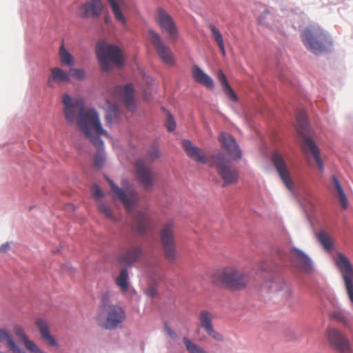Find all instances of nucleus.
<instances>
[{
	"label": "nucleus",
	"mask_w": 353,
	"mask_h": 353,
	"mask_svg": "<svg viewBox=\"0 0 353 353\" xmlns=\"http://www.w3.org/2000/svg\"><path fill=\"white\" fill-rule=\"evenodd\" d=\"M61 102L67 122L72 124L76 121L80 130L97 148L94 166L101 169L105 163V157L101 151L103 143L100 137H108V133L102 127L98 113L93 109H85L82 99L67 93L63 94Z\"/></svg>",
	"instance_id": "f257e3e1"
},
{
	"label": "nucleus",
	"mask_w": 353,
	"mask_h": 353,
	"mask_svg": "<svg viewBox=\"0 0 353 353\" xmlns=\"http://www.w3.org/2000/svg\"><path fill=\"white\" fill-rule=\"evenodd\" d=\"M108 296L107 293L102 296V305L97 320L101 327L106 330H113L123 321L125 314L121 307L109 304Z\"/></svg>",
	"instance_id": "f03ea898"
},
{
	"label": "nucleus",
	"mask_w": 353,
	"mask_h": 353,
	"mask_svg": "<svg viewBox=\"0 0 353 353\" xmlns=\"http://www.w3.org/2000/svg\"><path fill=\"white\" fill-rule=\"evenodd\" d=\"M302 39L306 48L315 54L327 52L332 46L328 35L316 26L306 28L302 34Z\"/></svg>",
	"instance_id": "7ed1b4c3"
},
{
	"label": "nucleus",
	"mask_w": 353,
	"mask_h": 353,
	"mask_svg": "<svg viewBox=\"0 0 353 353\" xmlns=\"http://www.w3.org/2000/svg\"><path fill=\"white\" fill-rule=\"evenodd\" d=\"M214 281L231 290L244 289L249 282L248 275L234 267H228L217 271L214 276Z\"/></svg>",
	"instance_id": "20e7f679"
},
{
	"label": "nucleus",
	"mask_w": 353,
	"mask_h": 353,
	"mask_svg": "<svg viewBox=\"0 0 353 353\" xmlns=\"http://www.w3.org/2000/svg\"><path fill=\"white\" fill-rule=\"evenodd\" d=\"M296 130L300 135L302 142V148L305 153H310L317 165L320 172H323L324 166L320 156V151L315 142L306 134L307 121L304 111L301 110L296 113Z\"/></svg>",
	"instance_id": "39448f33"
},
{
	"label": "nucleus",
	"mask_w": 353,
	"mask_h": 353,
	"mask_svg": "<svg viewBox=\"0 0 353 353\" xmlns=\"http://www.w3.org/2000/svg\"><path fill=\"white\" fill-rule=\"evenodd\" d=\"M96 54L99 64L104 71L110 70L111 63L119 68L123 65L121 50L115 45L108 44L103 41H99L96 46Z\"/></svg>",
	"instance_id": "423d86ee"
},
{
	"label": "nucleus",
	"mask_w": 353,
	"mask_h": 353,
	"mask_svg": "<svg viewBox=\"0 0 353 353\" xmlns=\"http://www.w3.org/2000/svg\"><path fill=\"white\" fill-rule=\"evenodd\" d=\"M214 163L212 167H215L217 173L223 181V185L228 186L234 184L239 179L238 171L231 166L230 161L225 155L221 152H216L212 157Z\"/></svg>",
	"instance_id": "0eeeda50"
},
{
	"label": "nucleus",
	"mask_w": 353,
	"mask_h": 353,
	"mask_svg": "<svg viewBox=\"0 0 353 353\" xmlns=\"http://www.w3.org/2000/svg\"><path fill=\"white\" fill-rule=\"evenodd\" d=\"M333 260L344 281L347 296L353 304V265L342 252H337Z\"/></svg>",
	"instance_id": "6e6552de"
},
{
	"label": "nucleus",
	"mask_w": 353,
	"mask_h": 353,
	"mask_svg": "<svg viewBox=\"0 0 353 353\" xmlns=\"http://www.w3.org/2000/svg\"><path fill=\"white\" fill-rule=\"evenodd\" d=\"M174 229V221L169 220L164 223L160 231V241L165 257L170 262H173L176 256Z\"/></svg>",
	"instance_id": "1a4fd4ad"
},
{
	"label": "nucleus",
	"mask_w": 353,
	"mask_h": 353,
	"mask_svg": "<svg viewBox=\"0 0 353 353\" xmlns=\"http://www.w3.org/2000/svg\"><path fill=\"white\" fill-rule=\"evenodd\" d=\"M107 181L114 195L123 203L125 209L131 212L139 201V194L133 186L132 185L125 186L123 181L122 183L123 188H120L111 179L107 178Z\"/></svg>",
	"instance_id": "9d476101"
},
{
	"label": "nucleus",
	"mask_w": 353,
	"mask_h": 353,
	"mask_svg": "<svg viewBox=\"0 0 353 353\" xmlns=\"http://www.w3.org/2000/svg\"><path fill=\"white\" fill-rule=\"evenodd\" d=\"M148 39L161 61L168 65H173L174 58L172 52L170 48L164 43L160 34L150 29L148 30Z\"/></svg>",
	"instance_id": "9b49d317"
},
{
	"label": "nucleus",
	"mask_w": 353,
	"mask_h": 353,
	"mask_svg": "<svg viewBox=\"0 0 353 353\" xmlns=\"http://www.w3.org/2000/svg\"><path fill=\"white\" fill-rule=\"evenodd\" d=\"M156 21L160 28L165 32L170 41L175 42L179 38L178 28L173 18L163 8L156 11Z\"/></svg>",
	"instance_id": "f8f14e48"
},
{
	"label": "nucleus",
	"mask_w": 353,
	"mask_h": 353,
	"mask_svg": "<svg viewBox=\"0 0 353 353\" xmlns=\"http://www.w3.org/2000/svg\"><path fill=\"white\" fill-rule=\"evenodd\" d=\"M182 146L186 154L190 159L197 163L205 164L210 167H212V163H214L212 157L216 152L207 157L205 151L203 149L195 146L190 141L187 139L183 140Z\"/></svg>",
	"instance_id": "ddd939ff"
},
{
	"label": "nucleus",
	"mask_w": 353,
	"mask_h": 353,
	"mask_svg": "<svg viewBox=\"0 0 353 353\" xmlns=\"http://www.w3.org/2000/svg\"><path fill=\"white\" fill-rule=\"evenodd\" d=\"M327 339L330 346L341 353H350L352 347L349 340L338 330L332 327L326 332Z\"/></svg>",
	"instance_id": "4468645a"
},
{
	"label": "nucleus",
	"mask_w": 353,
	"mask_h": 353,
	"mask_svg": "<svg viewBox=\"0 0 353 353\" xmlns=\"http://www.w3.org/2000/svg\"><path fill=\"white\" fill-rule=\"evenodd\" d=\"M135 175L138 182L145 190H150L154 183V176L152 170L144 162L139 159L136 161Z\"/></svg>",
	"instance_id": "2eb2a0df"
},
{
	"label": "nucleus",
	"mask_w": 353,
	"mask_h": 353,
	"mask_svg": "<svg viewBox=\"0 0 353 353\" xmlns=\"http://www.w3.org/2000/svg\"><path fill=\"white\" fill-rule=\"evenodd\" d=\"M134 88L131 83H128L123 86H117L114 89L113 97L125 105L130 111H133L135 108V101L134 97Z\"/></svg>",
	"instance_id": "dca6fc26"
},
{
	"label": "nucleus",
	"mask_w": 353,
	"mask_h": 353,
	"mask_svg": "<svg viewBox=\"0 0 353 353\" xmlns=\"http://www.w3.org/2000/svg\"><path fill=\"white\" fill-rule=\"evenodd\" d=\"M271 161L286 188L292 190V181L283 156L278 151H274L271 156Z\"/></svg>",
	"instance_id": "f3484780"
},
{
	"label": "nucleus",
	"mask_w": 353,
	"mask_h": 353,
	"mask_svg": "<svg viewBox=\"0 0 353 353\" xmlns=\"http://www.w3.org/2000/svg\"><path fill=\"white\" fill-rule=\"evenodd\" d=\"M213 315L207 310H201L199 314V325L205 332L211 338L221 341L223 340V336L217 332L214 329L212 323Z\"/></svg>",
	"instance_id": "a211bd4d"
},
{
	"label": "nucleus",
	"mask_w": 353,
	"mask_h": 353,
	"mask_svg": "<svg viewBox=\"0 0 353 353\" xmlns=\"http://www.w3.org/2000/svg\"><path fill=\"white\" fill-rule=\"evenodd\" d=\"M289 258L293 265L301 270L308 272L312 270V263L310 259L301 250L295 248H292Z\"/></svg>",
	"instance_id": "6ab92c4d"
},
{
	"label": "nucleus",
	"mask_w": 353,
	"mask_h": 353,
	"mask_svg": "<svg viewBox=\"0 0 353 353\" xmlns=\"http://www.w3.org/2000/svg\"><path fill=\"white\" fill-rule=\"evenodd\" d=\"M13 332L17 338L23 344L26 349L30 353H46L36 343L30 340L26 334L25 330L20 325H15Z\"/></svg>",
	"instance_id": "aec40b11"
},
{
	"label": "nucleus",
	"mask_w": 353,
	"mask_h": 353,
	"mask_svg": "<svg viewBox=\"0 0 353 353\" xmlns=\"http://www.w3.org/2000/svg\"><path fill=\"white\" fill-rule=\"evenodd\" d=\"M152 219L146 211H140L135 216L133 230L139 234H146L152 226Z\"/></svg>",
	"instance_id": "412c9836"
},
{
	"label": "nucleus",
	"mask_w": 353,
	"mask_h": 353,
	"mask_svg": "<svg viewBox=\"0 0 353 353\" xmlns=\"http://www.w3.org/2000/svg\"><path fill=\"white\" fill-rule=\"evenodd\" d=\"M142 252L143 250L139 246L130 247L118 256V262L122 265H131L139 260Z\"/></svg>",
	"instance_id": "4be33fe9"
},
{
	"label": "nucleus",
	"mask_w": 353,
	"mask_h": 353,
	"mask_svg": "<svg viewBox=\"0 0 353 353\" xmlns=\"http://www.w3.org/2000/svg\"><path fill=\"white\" fill-rule=\"evenodd\" d=\"M69 82H70L69 72L65 71L59 67L50 69L47 81V84L50 88H54L56 85Z\"/></svg>",
	"instance_id": "5701e85b"
},
{
	"label": "nucleus",
	"mask_w": 353,
	"mask_h": 353,
	"mask_svg": "<svg viewBox=\"0 0 353 353\" xmlns=\"http://www.w3.org/2000/svg\"><path fill=\"white\" fill-rule=\"evenodd\" d=\"M103 4L101 0H91L81 6L79 8V15L81 17H98L101 14Z\"/></svg>",
	"instance_id": "b1692460"
},
{
	"label": "nucleus",
	"mask_w": 353,
	"mask_h": 353,
	"mask_svg": "<svg viewBox=\"0 0 353 353\" xmlns=\"http://www.w3.org/2000/svg\"><path fill=\"white\" fill-rule=\"evenodd\" d=\"M219 141L222 146L228 150L234 160H239L241 158V150L239 148L234 138L229 134L221 133L219 136Z\"/></svg>",
	"instance_id": "393cba45"
},
{
	"label": "nucleus",
	"mask_w": 353,
	"mask_h": 353,
	"mask_svg": "<svg viewBox=\"0 0 353 353\" xmlns=\"http://www.w3.org/2000/svg\"><path fill=\"white\" fill-rule=\"evenodd\" d=\"M0 342L5 344L12 353H26V350L15 342L10 332L6 328L0 329Z\"/></svg>",
	"instance_id": "a878e982"
},
{
	"label": "nucleus",
	"mask_w": 353,
	"mask_h": 353,
	"mask_svg": "<svg viewBox=\"0 0 353 353\" xmlns=\"http://www.w3.org/2000/svg\"><path fill=\"white\" fill-rule=\"evenodd\" d=\"M192 74L194 80L205 86L208 89H213L214 87V82L213 79L207 74H205L201 68L198 65H194L192 68Z\"/></svg>",
	"instance_id": "bb28decb"
},
{
	"label": "nucleus",
	"mask_w": 353,
	"mask_h": 353,
	"mask_svg": "<svg viewBox=\"0 0 353 353\" xmlns=\"http://www.w3.org/2000/svg\"><path fill=\"white\" fill-rule=\"evenodd\" d=\"M36 325L39 330L41 339L49 346L57 347L58 344L54 338L50 334L48 324L46 321L39 319L36 321Z\"/></svg>",
	"instance_id": "cd10ccee"
},
{
	"label": "nucleus",
	"mask_w": 353,
	"mask_h": 353,
	"mask_svg": "<svg viewBox=\"0 0 353 353\" xmlns=\"http://www.w3.org/2000/svg\"><path fill=\"white\" fill-rule=\"evenodd\" d=\"M332 186L331 191L339 199L340 203L343 209L348 206L347 198L344 192L342 185L337 177L333 175L331 178Z\"/></svg>",
	"instance_id": "c85d7f7f"
},
{
	"label": "nucleus",
	"mask_w": 353,
	"mask_h": 353,
	"mask_svg": "<svg viewBox=\"0 0 353 353\" xmlns=\"http://www.w3.org/2000/svg\"><path fill=\"white\" fill-rule=\"evenodd\" d=\"M217 79L221 84V88L227 96V97L233 102H236L238 101L237 95L235 92L232 89V88L229 84L227 78L222 70H219L217 73Z\"/></svg>",
	"instance_id": "c756f323"
},
{
	"label": "nucleus",
	"mask_w": 353,
	"mask_h": 353,
	"mask_svg": "<svg viewBox=\"0 0 353 353\" xmlns=\"http://www.w3.org/2000/svg\"><path fill=\"white\" fill-rule=\"evenodd\" d=\"M316 239L321 243V245L323 246L325 250L330 252L331 250H333L334 245L331 239V237L325 231H319L316 234Z\"/></svg>",
	"instance_id": "7c9ffc66"
},
{
	"label": "nucleus",
	"mask_w": 353,
	"mask_h": 353,
	"mask_svg": "<svg viewBox=\"0 0 353 353\" xmlns=\"http://www.w3.org/2000/svg\"><path fill=\"white\" fill-rule=\"evenodd\" d=\"M59 57L61 65L68 67L73 66L74 63V58L68 50L65 48L63 43L59 48Z\"/></svg>",
	"instance_id": "2f4dec72"
},
{
	"label": "nucleus",
	"mask_w": 353,
	"mask_h": 353,
	"mask_svg": "<svg viewBox=\"0 0 353 353\" xmlns=\"http://www.w3.org/2000/svg\"><path fill=\"white\" fill-rule=\"evenodd\" d=\"M107 103L108 104V110L105 115V121L110 125L118 119L119 110L117 105L111 103L108 100H107Z\"/></svg>",
	"instance_id": "473e14b6"
},
{
	"label": "nucleus",
	"mask_w": 353,
	"mask_h": 353,
	"mask_svg": "<svg viewBox=\"0 0 353 353\" xmlns=\"http://www.w3.org/2000/svg\"><path fill=\"white\" fill-rule=\"evenodd\" d=\"M116 283L122 292H125L128 290V272L126 268H123L120 271L116 279Z\"/></svg>",
	"instance_id": "72a5a7b5"
},
{
	"label": "nucleus",
	"mask_w": 353,
	"mask_h": 353,
	"mask_svg": "<svg viewBox=\"0 0 353 353\" xmlns=\"http://www.w3.org/2000/svg\"><path fill=\"white\" fill-rule=\"evenodd\" d=\"M108 1L111 6L115 19L117 21L121 22L123 24H125L126 21L125 18L123 16L118 4L121 0H108Z\"/></svg>",
	"instance_id": "f704fd0d"
},
{
	"label": "nucleus",
	"mask_w": 353,
	"mask_h": 353,
	"mask_svg": "<svg viewBox=\"0 0 353 353\" xmlns=\"http://www.w3.org/2000/svg\"><path fill=\"white\" fill-rule=\"evenodd\" d=\"M183 341L185 345L187 350L190 353H207L203 348L192 342L188 338L183 337Z\"/></svg>",
	"instance_id": "c9c22d12"
},
{
	"label": "nucleus",
	"mask_w": 353,
	"mask_h": 353,
	"mask_svg": "<svg viewBox=\"0 0 353 353\" xmlns=\"http://www.w3.org/2000/svg\"><path fill=\"white\" fill-rule=\"evenodd\" d=\"M211 35L217 45L223 43V39L219 30L212 23L208 25Z\"/></svg>",
	"instance_id": "e433bc0d"
},
{
	"label": "nucleus",
	"mask_w": 353,
	"mask_h": 353,
	"mask_svg": "<svg viewBox=\"0 0 353 353\" xmlns=\"http://www.w3.org/2000/svg\"><path fill=\"white\" fill-rule=\"evenodd\" d=\"M330 316L332 319L341 322L345 325H347L348 324V320L345 316V314L341 310H335L331 313Z\"/></svg>",
	"instance_id": "4c0bfd02"
},
{
	"label": "nucleus",
	"mask_w": 353,
	"mask_h": 353,
	"mask_svg": "<svg viewBox=\"0 0 353 353\" xmlns=\"http://www.w3.org/2000/svg\"><path fill=\"white\" fill-rule=\"evenodd\" d=\"M69 73L70 77L72 76L74 79L79 81H83L85 79L86 77L85 70L80 68H70Z\"/></svg>",
	"instance_id": "58836bf2"
},
{
	"label": "nucleus",
	"mask_w": 353,
	"mask_h": 353,
	"mask_svg": "<svg viewBox=\"0 0 353 353\" xmlns=\"http://www.w3.org/2000/svg\"><path fill=\"white\" fill-rule=\"evenodd\" d=\"M100 211L108 219L114 220V216L110 207L103 203L99 204Z\"/></svg>",
	"instance_id": "ea45409f"
},
{
	"label": "nucleus",
	"mask_w": 353,
	"mask_h": 353,
	"mask_svg": "<svg viewBox=\"0 0 353 353\" xmlns=\"http://www.w3.org/2000/svg\"><path fill=\"white\" fill-rule=\"evenodd\" d=\"M165 126L170 132L173 131L176 128V123L170 114H168Z\"/></svg>",
	"instance_id": "a19ab883"
},
{
	"label": "nucleus",
	"mask_w": 353,
	"mask_h": 353,
	"mask_svg": "<svg viewBox=\"0 0 353 353\" xmlns=\"http://www.w3.org/2000/svg\"><path fill=\"white\" fill-rule=\"evenodd\" d=\"M92 194L96 199H99L104 196L101 188L97 185H94L92 188Z\"/></svg>",
	"instance_id": "79ce46f5"
},
{
	"label": "nucleus",
	"mask_w": 353,
	"mask_h": 353,
	"mask_svg": "<svg viewBox=\"0 0 353 353\" xmlns=\"http://www.w3.org/2000/svg\"><path fill=\"white\" fill-rule=\"evenodd\" d=\"M159 152L157 149L153 148L149 151L148 154V158L150 161H154L159 157Z\"/></svg>",
	"instance_id": "37998d69"
},
{
	"label": "nucleus",
	"mask_w": 353,
	"mask_h": 353,
	"mask_svg": "<svg viewBox=\"0 0 353 353\" xmlns=\"http://www.w3.org/2000/svg\"><path fill=\"white\" fill-rule=\"evenodd\" d=\"M145 294L151 298L154 297L157 294V288L154 286H150L145 292Z\"/></svg>",
	"instance_id": "c03bdc74"
},
{
	"label": "nucleus",
	"mask_w": 353,
	"mask_h": 353,
	"mask_svg": "<svg viewBox=\"0 0 353 353\" xmlns=\"http://www.w3.org/2000/svg\"><path fill=\"white\" fill-rule=\"evenodd\" d=\"M269 13V12L268 10H265L258 19V22L260 23V24H263V19L265 18V17Z\"/></svg>",
	"instance_id": "a18cd8bd"
},
{
	"label": "nucleus",
	"mask_w": 353,
	"mask_h": 353,
	"mask_svg": "<svg viewBox=\"0 0 353 353\" xmlns=\"http://www.w3.org/2000/svg\"><path fill=\"white\" fill-rule=\"evenodd\" d=\"M221 52V54L225 56V46H224V42L221 43V44H219L217 45Z\"/></svg>",
	"instance_id": "49530a36"
},
{
	"label": "nucleus",
	"mask_w": 353,
	"mask_h": 353,
	"mask_svg": "<svg viewBox=\"0 0 353 353\" xmlns=\"http://www.w3.org/2000/svg\"><path fill=\"white\" fill-rule=\"evenodd\" d=\"M166 331L168 334L170 336L174 334V332L169 327H166Z\"/></svg>",
	"instance_id": "de8ad7c7"
},
{
	"label": "nucleus",
	"mask_w": 353,
	"mask_h": 353,
	"mask_svg": "<svg viewBox=\"0 0 353 353\" xmlns=\"http://www.w3.org/2000/svg\"><path fill=\"white\" fill-rule=\"evenodd\" d=\"M8 247V245H3L1 248H0V250H5Z\"/></svg>",
	"instance_id": "09e8293b"
},
{
	"label": "nucleus",
	"mask_w": 353,
	"mask_h": 353,
	"mask_svg": "<svg viewBox=\"0 0 353 353\" xmlns=\"http://www.w3.org/2000/svg\"><path fill=\"white\" fill-rule=\"evenodd\" d=\"M0 353H5V352L0 351Z\"/></svg>",
	"instance_id": "8fccbe9b"
}]
</instances>
